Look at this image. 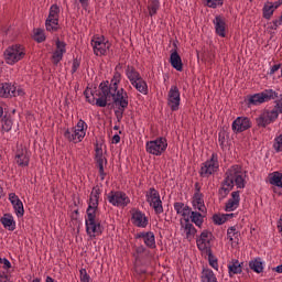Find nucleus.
Masks as SVG:
<instances>
[{
    "label": "nucleus",
    "mask_w": 282,
    "mask_h": 282,
    "mask_svg": "<svg viewBox=\"0 0 282 282\" xmlns=\"http://www.w3.org/2000/svg\"><path fill=\"white\" fill-rule=\"evenodd\" d=\"M126 76L132 87H134V89H137L139 94H143V96H147V94H149V85L147 84V80L142 78V75H140V72H138L135 67L127 66Z\"/></svg>",
    "instance_id": "nucleus-5"
},
{
    "label": "nucleus",
    "mask_w": 282,
    "mask_h": 282,
    "mask_svg": "<svg viewBox=\"0 0 282 282\" xmlns=\"http://www.w3.org/2000/svg\"><path fill=\"white\" fill-rule=\"evenodd\" d=\"M82 8H87V6L89 4V0H78Z\"/></svg>",
    "instance_id": "nucleus-55"
},
{
    "label": "nucleus",
    "mask_w": 282,
    "mask_h": 282,
    "mask_svg": "<svg viewBox=\"0 0 282 282\" xmlns=\"http://www.w3.org/2000/svg\"><path fill=\"white\" fill-rule=\"evenodd\" d=\"M150 17H155L160 10V0H151L148 6Z\"/></svg>",
    "instance_id": "nucleus-42"
},
{
    "label": "nucleus",
    "mask_w": 282,
    "mask_h": 282,
    "mask_svg": "<svg viewBox=\"0 0 282 282\" xmlns=\"http://www.w3.org/2000/svg\"><path fill=\"white\" fill-rule=\"evenodd\" d=\"M213 232L203 230L199 238L196 240V246L203 254L213 251Z\"/></svg>",
    "instance_id": "nucleus-14"
},
{
    "label": "nucleus",
    "mask_w": 282,
    "mask_h": 282,
    "mask_svg": "<svg viewBox=\"0 0 282 282\" xmlns=\"http://www.w3.org/2000/svg\"><path fill=\"white\" fill-rule=\"evenodd\" d=\"M282 2H274L272 3L273 6V10H276V8H279L281 6Z\"/></svg>",
    "instance_id": "nucleus-58"
},
{
    "label": "nucleus",
    "mask_w": 282,
    "mask_h": 282,
    "mask_svg": "<svg viewBox=\"0 0 282 282\" xmlns=\"http://www.w3.org/2000/svg\"><path fill=\"white\" fill-rule=\"evenodd\" d=\"M145 202L150 208L154 209L155 215H162L164 213V206L162 205V197L160 192L155 187H150L145 192Z\"/></svg>",
    "instance_id": "nucleus-10"
},
{
    "label": "nucleus",
    "mask_w": 282,
    "mask_h": 282,
    "mask_svg": "<svg viewBox=\"0 0 282 282\" xmlns=\"http://www.w3.org/2000/svg\"><path fill=\"white\" fill-rule=\"evenodd\" d=\"M24 94L23 89H17V86L10 83L0 84V98H12L23 96Z\"/></svg>",
    "instance_id": "nucleus-18"
},
{
    "label": "nucleus",
    "mask_w": 282,
    "mask_h": 282,
    "mask_svg": "<svg viewBox=\"0 0 282 282\" xmlns=\"http://www.w3.org/2000/svg\"><path fill=\"white\" fill-rule=\"evenodd\" d=\"M228 217H235V214H227V215H221V214H215L213 216V221L216 224V226H221L228 221Z\"/></svg>",
    "instance_id": "nucleus-39"
},
{
    "label": "nucleus",
    "mask_w": 282,
    "mask_h": 282,
    "mask_svg": "<svg viewBox=\"0 0 282 282\" xmlns=\"http://www.w3.org/2000/svg\"><path fill=\"white\" fill-rule=\"evenodd\" d=\"M241 202V196L239 191L232 192L231 197L227 200L225 205L226 213H232L239 208V204Z\"/></svg>",
    "instance_id": "nucleus-23"
},
{
    "label": "nucleus",
    "mask_w": 282,
    "mask_h": 282,
    "mask_svg": "<svg viewBox=\"0 0 282 282\" xmlns=\"http://www.w3.org/2000/svg\"><path fill=\"white\" fill-rule=\"evenodd\" d=\"M225 175L223 186L219 188V195L221 197H226L235 186L237 188H246V177L248 175L240 165L230 166Z\"/></svg>",
    "instance_id": "nucleus-3"
},
{
    "label": "nucleus",
    "mask_w": 282,
    "mask_h": 282,
    "mask_svg": "<svg viewBox=\"0 0 282 282\" xmlns=\"http://www.w3.org/2000/svg\"><path fill=\"white\" fill-rule=\"evenodd\" d=\"M200 282H219L215 272L208 268H204L200 273Z\"/></svg>",
    "instance_id": "nucleus-34"
},
{
    "label": "nucleus",
    "mask_w": 282,
    "mask_h": 282,
    "mask_svg": "<svg viewBox=\"0 0 282 282\" xmlns=\"http://www.w3.org/2000/svg\"><path fill=\"white\" fill-rule=\"evenodd\" d=\"M95 160H96L97 169L99 170V177L101 181H104L105 177H107V173H105V166H107V158L100 156Z\"/></svg>",
    "instance_id": "nucleus-36"
},
{
    "label": "nucleus",
    "mask_w": 282,
    "mask_h": 282,
    "mask_svg": "<svg viewBox=\"0 0 282 282\" xmlns=\"http://www.w3.org/2000/svg\"><path fill=\"white\" fill-rule=\"evenodd\" d=\"M263 18L270 21L272 14H274V4L272 2H267L262 9Z\"/></svg>",
    "instance_id": "nucleus-40"
},
{
    "label": "nucleus",
    "mask_w": 282,
    "mask_h": 282,
    "mask_svg": "<svg viewBox=\"0 0 282 282\" xmlns=\"http://www.w3.org/2000/svg\"><path fill=\"white\" fill-rule=\"evenodd\" d=\"M281 69V64H275L270 68V76H272L273 74H276V72H279Z\"/></svg>",
    "instance_id": "nucleus-50"
},
{
    "label": "nucleus",
    "mask_w": 282,
    "mask_h": 282,
    "mask_svg": "<svg viewBox=\"0 0 282 282\" xmlns=\"http://www.w3.org/2000/svg\"><path fill=\"white\" fill-rule=\"evenodd\" d=\"M174 210L176 212V214L181 215L183 219H188L193 209L188 205L182 202H177L174 203Z\"/></svg>",
    "instance_id": "nucleus-29"
},
{
    "label": "nucleus",
    "mask_w": 282,
    "mask_h": 282,
    "mask_svg": "<svg viewBox=\"0 0 282 282\" xmlns=\"http://www.w3.org/2000/svg\"><path fill=\"white\" fill-rule=\"evenodd\" d=\"M203 254H206L210 268H214L216 271H219V262L217 260V257L213 254V251L205 252Z\"/></svg>",
    "instance_id": "nucleus-41"
},
{
    "label": "nucleus",
    "mask_w": 282,
    "mask_h": 282,
    "mask_svg": "<svg viewBox=\"0 0 282 282\" xmlns=\"http://www.w3.org/2000/svg\"><path fill=\"white\" fill-rule=\"evenodd\" d=\"M166 149H169V141L164 137H159L145 143L147 153L155 155L156 158L165 153Z\"/></svg>",
    "instance_id": "nucleus-8"
},
{
    "label": "nucleus",
    "mask_w": 282,
    "mask_h": 282,
    "mask_svg": "<svg viewBox=\"0 0 282 282\" xmlns=\"http://www.w3.org/2000/svg\"><path fill=\"white\" fill-rule=\"evenodd\" d=\"M224 140H225L224 135H221V133H219L218 141L220 142V144H224Z\"/></svg>",
    "instance_id": "nucleus-57"
},
{
    "label": "nucleus",
    "mask_w": 282,
    "mask_h": 282,
    "mask_svg": "<svg viewBox=\"0 0 282 282\" xmlns=\"http://www.w3.org/2000/svg\"><path fill=\"white\" fill-rule=\"evenodd\" d=\"M243 263L239 262L237 259H232L228 262V274L230 278L235 276V274H241L243 272Z\"/></svg>",
    "instance_id": "nucleus-28"
},
{
    "label": "nucleus",
    "mask_w": 282,
    "mask_h": 282,
    "mask_svg": "<svg viewBox=\"0 0 282 282\" xmlns=\"http://www.w3.org/2000/svg\"><path fill=\"white\" fill-rule=\"evenodd\" d=\"M3 228H7V230H15L17 229V221H14V216L10 214H4L2 218L0 219Z\"/></svg>",
    "instance_id": "nucleus-31"
},
{
    "label": "nucleus",
    "mask_w": 282,
    "mask_h": 282,
    "mask_svg": "<svg viewBox=\"0 0 282 282\" xmlns=\"http://www.w3.org/2000/svg\"><path fill=\"white\" fill-rule=\"evenodd\" d=\"M241 234L237 230V227H229L227 229V239H229L231 246H239V238Z\"/></svg>",
    "instance_id": "nucleus-32"
},
{
    "label": "nucleus",
    "mask_w": 282,
    "mask_h": 282,
    "mask_svg": "<svg viewBox=\"0 0 282 282\" xmlns=\"http://www.w3.org/2000/svg\"><path fill=\"white\" fill-rule=\"evenodd\" d=\"M122 80V74L115 72L111 80L101 82L99 84V90L94 91L91 88H86L84 96L89 105H96L97 107H107V105H113L118 107L116 116L119 120L124 113V109L129 107V95L124 91V88H119Z\"/></svg>",
    "instance_id": "nucleus-1"
},
{
    "label": "nucleus",
    "mask_w": 282,
    "mask_h": 282,
    "mask_svg": "<svg viewBox=\"0 0 282 282\" xmlns=\"http://www.w3.org/2000/svg\"><path fill=\"white\" fill-rule=\"evenodd\" d=\"M0 282H8V275H0Z\"/></svg>",
    "instance_id": "nucleus-56"
},
{
    "label": "nucleus",
    "mask_w": 282,
    "mask_h": 282,
    "mask_svg": "<svg viewBox=\"0 0 282 282\" xmlns=\"http://www.w3.org/2000/svg\"><path fill=\"white\" fill-rule=\"evenodd\" d=\"M213 23L216 30V34H218V36L221 39H226V20H224L221 15H217Z\"/></svg>",
    "instance_id": "nucleus-27"
},
{
    "label": "nucleus",
    "mask_w": 282,
    "mask_h": 282,
    "mask_svg": "<svg viewBox=\"0 0 282 282\" xmlns=\"http://www.w3.org/2000/svg\"><path fill=\"white\" fill-rule=\"evenodd\" d=\"M33 39L37 43H43L45 41V31L43 29H35Z\"/></svg>",
    "instance_id": "nucleus-43"
},
{
    "label": "nucleus",
    "mask_w": 282,
    "mask_h": 282,
    "mask_svg": "<svg viewBox=\"0 0 282 282\" xmlns=\"http://www.w3.org/2000/svg\"><path fill=\"white\" fill-rule=\"evenodd\" d=\"M205 6H207V8H219V6H224V0H203Z\"/></svg>",
    "instance_id": "nucleus-44"
},
{
    "label": "nucleus",
    "mask_w": 282,
    "mask_h": 282,
    "mask_svg": "<svg viewBox=\"0 0 282 282\" xmlns=\"http://www.w3.org/2000/svg\"><path fill=\"white\" fill-rule=\"evenodd\" d=\"M181 102L182 96L180 88H177L176 85L171 86L167 93V107H170L171 111H177L180 109Z\"/></svg>",
    "instance_id": "nucleus-15"
},
{
    "label": "nucleus",
    "mask_w": 282,
    "mask_h": 282,
    "mask_svg": "<svg viewBox=\"0 0 282 282\" xmlns=\"http://www.w3.org/2000/svg\"><path fill=\"white\" fill-rule=\"evenodd\" d=\"M279 25H282V24H279V20L273 21L271 24V30H276V28H279Z\"/></svg>",
    "instance_id": "nucleus-54"
},
{
    "label": "nucleus",
    "mask_w": 282,
    "mask_h": 282,
    "mask_svg": "<svg viewBox=\"0 0 282 282\" xmlns=\"http://www.w3.org/2000/svg\"><path fill=\"white\" fill-rule=\"evenodd\" d=\"M1 263L4 265L6 270H10V268H12V263H10V260H8L7 258H3L1 260Z\"/></svg>",
    "instance_id": "nucleus-51"
},
{
    "label": "nucleus",
    "mask_w": 282,
    "mask_h": 282,
    "mask_svg": "<svg viewBox=\"0 0 282 282\" xmlns=\"http://www.w3.org/2000/svg\"><path fill=\"white\" fill-rule=\"evenodd\" d=\"M107 199L111 206H116L117 208H127L131 204V198L122 191H111L107 195Z\"/></svg>",
    "instance_id": "nucleus-12"
},
{
    "label": "nucleus",
    "mask_w": 282,
    "mask_h": 282,
    "mask_svg": "<svg viewBox=\"0 0 282 282\" xmlns=\"http://www.w3.org/2000/svg\"><path fill=\"white\" fill-rule=\"evenodd\" d=\"M206 215L207 213L192 209L188 216V220L189 223L192 221V224H195L197 228H202V226H204V219H206Z\"/></svg>",
    "instance_id": "nucleus-26"
},
{
    "label": "nucleus",
    "mask_w": 282,
    "mask_h": 282,
    "mask_svg": "<svg viewBox=\"0 0 282 282\" xmlns=\"http://www.w3.org/2000/svg\"><path fill=\"white\" fill-rule=\"evenodd\" d=\"M120 143V137L118 134H115L112 137V144H119Z\"/></svg>",
    "instance_id": "nucleus-53"
},
{
    "label": "nucleus",
    "mask_w": 282,
    "mask_h": 282,
    "mask_svg": "<svg viewBox=\"0 0 282 282\" xmlns=\"http://www.w3.org/2000/svg\"><path fill=\"white\" fill-rule=\"evenodd\" d=\"M219 172V155L213 153L210 158L200 164L199 176L200 177H210L215 173Z\"/></svg>",
    "instance_id": "nucleus-9"
},
{
    "label": "nucleus",
    "mask_w": 282,
    "mask_h": 282,
    "mask_svg": "<svg viewBox=\"0 0 282 282\" xmlns=\"http://www.w3.org/2000/svg\"><path fill=\"white\" fill-rule=\"evenodd\" d=\"M55 51L53 52L52 55V62L53 65H58L63 61V56H65V53L67 52V44L65 42L57 40L55 42Z\"/></svg>",
    "instance_id": "nucleus-21"
},
{
    "label": "nucleus",
    "mask_w": 282,
    "mask_h": 282,
    "mask_svg": "<svg viewBox=\"0 0 282 282\" xmlns=\"http://www.w3.org/2000/svg\"><path fill=\"white\" fill-rule=\"evenodd\" d=\"M32 282H41V279L35 278V279H33V281H32Z\"/></svg>",
    "instance_id": "nucleus-62"
},
{
    "label": "nucleus",
    "mask_w": 282,
    "mask_h": 282,
    "mask_svg": "<svg viewBox=\"0 0 282 282\" xmlns=\"http://www.w3.org/2000/svg\"><path fill=\"white\" fill-rule=\"evenodd\" d=\"M46 282H56V281H54L53 279H52V276H46Z\"/></svg>",
    "instance_id": "nucleus-59"
},
{
    "label": "nucleus",
    "mask_w": 282,
    "mask_h": 282,
    "mask_svg": "<svg viewBox=\"0 0 282 282\" xmlns=\"http://www.w3.org/2000/svg\"><path fill=\"white\" fill-rule=\"evenodd\" d=\"M80 67V61L78 58H75L72 64V74H76L78 72V68Z\"/></svg>",
    "instance_id": "nucleus-49"
},
{
    "label": "nucleus",
    "mask_w": 282,
    "mask_h": 282,
    "mask_svg": "<svg viewBox=\"0 0 282 282\" xmlns=\"http://www.w3.org/2000/svg\"><path fill=\"white\" fill-rule=\"evenodd\" d=\"M2 131H12V121L10 119H2Z\"/></svg>",
    "instance_id": "nucleus-47"
},
{
    "label": "nucleus",
    "mask_w": 282,
    "mask_h": 282,
    "mask_svg": "<svg viewBox=\"0 0 282 282\" xmlns=\"http://www.w3.org/2000/svg\"><path fill=\"white\" fill-rule=\"evenodd\" d=\"M269 184L271 186H276L278 188H282V173L281 172H272L269 174Z\"/></svg>",
    "instance_id": "nucleus-35"
},
{
    "label": "nucleus",
    "mask_w": 282,
    "mask_h": 282,
    "mask_svg": "<svg viewBox=\"0 0 282 282\" xmlns=\"http://www.w3.org/2000/svg\"><path fill=\"white\" fill-rule=\"evenodd\" d=\"M1 116H3V108L2 107H0V118H1Z\"/></svg>",
    "instance_id": "nucleus-61"
},
{
    "label": "nucleus",
    "mask_w": 282,
    "mask_h": 282,
    "mask_svg": "<svg viewBox=\"0 0 282 282\" xmlns=\"http://www.w3.org/2000/svg\"><path fill=\"white\" fill-rule=\"evenodd\" d=\"M15 162L18 166H29L30 165V152L25 148H20L15 154Z\"/></svg>",
    "instance_id": "nucleus-25"
},
{
    "label": "nucleus",
    "mask_w": 282,
    "mask_h": 282,
    "mask_svg": "<svg viewBox=\"0 0 282 282\" xmlns=\"http://www.w3.org/2000/svg\"><path fill=\"white\" fill-rule=\"evenodd\" d=\"M252 127V121L248 117H237L231 124V129L234 133H243V131H248Z\"/></svg>",
    "instance_id": "nucleus-20"
},
{
    "label": "nucleus",
    "mask_w": 282,
    "mask_h": 282,
    "mask_svg": "<svg viewBox=\"0 0 282 282\" xmlns=\"http://www.w3.org/2000/svg\"><path fill=\"white\" fill-rule=\"evenodd\" d=\"M282 113V98L275 101V106L272 110H264L257 119L256 122L258 127L265 128L268 124H272Z\"/></svg>",
    "instance_id": "nucleus-7"
},
{
    "label": "nucleus",
    "mask_w": 282,
    "mask_h": 282,
    "mask_svg": "<svg viewBox=\"0 0 282 282\" xmlns=\"http://www.w3.org/2000/svg\"><path fill=\"white\" fill-rule=\"evenodd\" d=\"M87 129H89L87 122H85V120L83 119H79L75 127L67 128L64 131V138L65 140H67V142L78 144L79 142H83V140H85V135H87Z\"/></svg>",
    "instance_id": "nucleus-4"
},
{
    "label": "nucleus",
    "mask_w": 282,
    "mask_h": 282,
    "mask_svg": "<svg viewBox=\"0 0 282 282\" xmlns=\"http://www.w3.org/2000/svg\"><path fill=\"white\" fill-rule=\"evenodd\" d=\"M90 44L95 56H105L109 52V47H111V43L105 36L98 35L93 36Z\"/></svg>",
    "instance_id": "nucleus-13"
},
{
    "label": "nucleus",
    "mask_w": 282,
    "mask_h": 282,
    "mask_svg": "<svg viewBox=\"0 0 282 282\" xmlns=\"http://www.w3.org/2000/svg\"><path fill=\"white\" fill-rule=\"evenodd\" d=\"M279 228H282V216H281V223L279 225Z\"/></svg>",
    "instance_id": "nucleus-63"
},
{
    "label": "nucleus",
    "mask_w": 282,
    "mask_h": 282,
    "mask_svg": "<svg viewBox=\"0 0 282 282\" xmlns=\"http://www.w3.org/2000/svg\"><path fill=\"white\" fill-rule=\"evenodd\" d=\"M137 254H144L147 252V248L144 246H140L135 249Z\"/></svg>",
    "instance_id": "nucleus-52"
},
{
    "label": "nucleus",
    "mask_w": 282,
    "mask_h": 282,
    "mask_svg": "<svg viewBox=\"0 0 282 282\" xmlns=\"http://www.w3.org/2000/svg\"><path fill=\"white\" fill-rule=\"evenodd\" d=\"M46 19L58 21V19H61V7L57 4L51 6Z\"/></svg>",
    "instance_id": "nucleus-37"
},
{
    "label": "nucleus",
    "mask_w": 282,
    "mask_h": 282,
    "mask_svg": "<svg viewBox=\"0 0 282 282\" xmlns=\"http://www.w3.org/2000/svg\"><path fill=\"white\" fill-rule=\"evenodd\" d=\"M137 239H142L143 243H145L147 248L155 249V234L153 231H141L137 234Z\"/></svg>",
    "instance_id": "nucleus-24"
},
{
    "label": "nucleus",
    "mask_w": 282,
    "mask_h": 282,
    "mask_svg": "<svg viewBox=\"0 0 282 282\" xmlns=\"http://www.w3.org/2000/svg\"><path fill=\"white\" fill-rule=\"evenodd\" d=\"M263 265H264V262L260 257L249 261V268L250 270H252V272H256V274H261V272H263V269H264Z\"/></svg>",
    "instance_id": "nucleus-33"
},
{
    "label": "nucleus",
    "mask_w": 282,
    "mask_h": 282,
    "mask_svg": "<svg viewBox=\"0 0 282 282\" xmlns=\"http://www.w3.org/2000/svg\"><path fill=\"white\" fill-rule=\"evenodd\" d=\"M1 260H2V258H0V263H1Z\"/></svg>",
    "instance_id": "nucleus-64"
},
{
    "label": "nucleus",
    "mask_w": 282,
    "mask_h": 282,
    "mask_svg": "<svg viewBox=\"0 0 282 282\" xmlns=\"http://www.w3.org/2000/svg\"><path fill=\"white\" fill-rule=\"evenodd\" d=\"M98 199H100V191L94 188L90 193L88 208L86 209V232L90 239H96L102 235V225L98 219Z\"/></svg>",
    "instance_id": "nucleus-2"
},
{
    "label": "nucleus",
    "mask_w": 282,
    "mask_h": 282,
    "mask_svg": "<svg viewBox=\"0 0 282 282\" xmlns=\"http://www.w3.org/2000/svg\"><path fill=\"white\" fill-rule=\"evenodd\" d=\"M45 28L46 32H58L61 24H58V20H52L46 18Z\"/></svg>",
    "instance_id": "nucleus-38"
},
{
    "label": "nucleus",
    "mask_w": 282,
    "mask_h": 282,
    "mask_svg": "<svg viewBox=\"0 0 282 282\" xmlns=\"http://www.w3.org/2000/svg\"><path fill=\"white\" fill-rule=\"evenodd\" d=\"M170 63L176 72H182L184 69V64L182 63V57L180 56V53H177L176 50L172 51L170 55Z\"/></svg>",
    "instance_id": "nucleus-30"
},
{
    "label": "nucleus",
    "mask_w": 282,
    "mask_h": 282,
    "mask_svg": "<svg viewBox=\"0 0 282 282\" xmlns=\"http://www.w3.org/2000/svg\"><path fill=\"white\" fill-rule=\"evenodd\" d=\"M9 202L12 204L17 217H23V215H25L23 202H21V198H19L15 193L9 194Z\"/></svg>",
    "instance_id": "nucleus-22"
},
{
    "label": "nucleus",
    "mask_w": 282,
    "mask_h": 282,
    "mask_svg": "<svg viewBox=\"0 0 282 282\" xmlns=\"http://www.w3.org/2000/svg\"><path fill=\"white\" fill-rule=\"evenodd\" d=\"M79 281L80 282H90L91 276L87 274V269H80L79 270Z\"/></svg>",
    "instance_id": "nucleus-46"
},
{
    "label": "nucleus",
    "mask_w": 282,
    "mask_h": 282,
    "mask_svg": "<svg viewBox=\"0 0 282 282\" xmlns=\"http://www.w3.org/2000/svg\"><path fill=\"white\" fill-rule=\"evenodd\" d=\"M274 98H279V93L272 89H265L262 93L251 95L248 98V105L249 107H252V106L257 107L259 105H263V102L274 100Z\"/></svg>",
    "instance_id": "nucleus-11"
},
{
    "label": "nucleus",
    "mask_w": 282,
    "mask_h": 282,
    "mask_svg": "<svg viewBox=\"0 0 282 282\" xmlns=\"http://www.w3.org/2000/svg\"><path fill=\"white\" fill-rule=\"evenodd\" d=\"M273 149H274L275 153L282 152V134L275 137L274 143H273Z\"/></svg>",
    "instance_id": "nucleus-45"
},
{
    "label": "nucleus",
    "mask_w": 282,
    "mask_h": 282,
    "mask_svg": "<svg viewBox=\"0 0 282 282\" xmlns=\"http://www.w3.org/2000/svg\"><path fill=\"white\" fill-rule=\"evenodd\" d=\"M130 215H131V223L137 228H147V226H149V217L142 210L138 208H132L130 210Z\"/></svg>",
    "instance_id": "nucleus-17"
},
{
    "label": "nucleus",
    "mask_w": 282,
    "mask_h": 282,
    "mask_svg": "<svg viewBox=\"0 0 282 282\" xmlns=\"http://www.w3.org/2000/svg\"><path fill=\"white\" fill-rule=\"evenodd\" d=\"M98 158H105V154L102 153V144L97 143L95 148V160Z\"/></svg>",
    "instance_id": "nucleus-48"
},
{
    "label": "nucleus",
    "mask_w": 282,
    "mask_h": 282,
    "mask_svg": "<svg viewBox=\"0 0 282 282\" xmlns=\"http://www.w3.org/2000/svg\"><path fill=\"white\" fill-rule=\"evenodd\" d=\"M180 226L182 237L187 239V241H193V239H195V235H197V229L193 223H191L188 218H185L180 220Z\"/></svg>",
    "instance_id": "nucleus-16"
},
{
    "label": "nucleus",
    "mask_w": 282,
    "mask_h": 282,
    "mask_svg": "<svg viewBox=\"0 0 282 282\" xmlns=\"http://www.w3.org/2000/svg\"><path fill=\"white\" fill-rule=\"evenodd\" d=\"M195 186H196V192L192 199L193 210H197L200 213H208V209L206 208V204L204 203V194L199 192V184L196 183Z\"/></svg>",
    "instance_id": "nucleus-19"
},
{
    "label": "nucleus",
    "mask_w": 282,
    "mask_h": 282,
    "mask_svg": "<svg viewBox=\"0 0 282 282\" xmlns=\"http://www.w3.org/2000/svg\"><path fill=\"white\" fill-rule=\"evenodd\" d=\"M3 196V187L0 186V198Z\"/></svg>",
    "instance_id": "nucleus-60"
},
{
    "label": "nucleus",
    "mask_w": 282,
    "mask_h": 282,
    "mask_svg": "<svg viewBox=\"0 0 282 282\" xmlns=\"http://www.w3.org/2000/svg\"><path fill=\"white\" fill-rule=\"evenodd\" d=\"M26 54L25 46L21 44L10 45L3 52L4 63L7 65H17V63L25 58Z\"/></svg>",
    "instance_id": "nucleus-6"
}]
</instances>
